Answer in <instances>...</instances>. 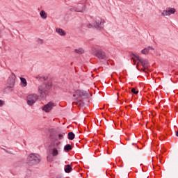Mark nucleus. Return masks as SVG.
Segmentation results:
<instances>
[{
	"mask_svg": "<svg viewBox=\"0 0 178 178\" xmlns=\"http://www.w3.org/2000/svg\"><path fill=\"white\" fill-rule=\"evenodd\" d=\"M83 104V101H81V100H79V101H77L76 102V105L78 106H79V105H81Z\"/></svg>",
	"mask_w": 178,
	"mask_h": 178,
	"instance_id": "23",
	"label": "nucleus"
},
{
	"mask_svg": "<svg viewBox=\"0 0 178 178\" xmlns=\"http://www.w3.org/2000/svg\"><path fill=\"white\" fill-rule=\"evenodd\" d=\"M176 13V9L170 8L168 10H164L161 15L162 16H170V15H174Z\"/></svg>",
	"mask_w": 178,
	"mask_h": 178,
	"instance_id": "9",
	"label": "nucleus"
},
{
	"mask_svg": "<svg viewBox=\"0 0 178 178\" xmlns=\"http://www.w3.org/2000/svg\"><path fill=\"white\" fill-rule=\"evenodd\" d=\"M68 140H74V137H76V135H74V133L73 132H69L67 134Z\"/></svg>",
	"mask_w": 178,
	"mask_h": 178,
	"instance_id": "17",
	"label": "nucleus"
},
{
	"mask_svg": "<svg viewBox=\"0 0 178 178\" xmlns=\"http://www.w3.org/2000/svg\"><path fill=\"white\" fill-rule=\"evenodd\" d=\"M73 97H75L77 99H79V98H81V97H83V98H88L90 95L88 92L84 90H77L74 92Z\"/></svg>",
	"mask_w": 178,
	"mask_h": 178,
	"instance_id": "7",
	"label": "nucleus"
},
{
	"mask_svg": "<svg viewBox=\"0 0 178 178\" xmlns=\"http://www.w3.org/2000/svg\"><path fill=\"white\" fill-rule=\"evenodd\" d=\"M56 31L58 34H59V35H61V36L66 35V32L60 28H57L56 29Z\"/></svg>",
	"mask_w": 178,
	"mask_h": 178,
	"instance_id": "13",
	"label": "nucleus"
},
{
	"mask_svg": "<svg viewBox=\"0 0 178 178\" xmlns=\"http://www.w3.org/2000/svg\"><path fill=\"white\" fill-rule=\"evenodd\" d=\"M63 136H65V133L58 134V138H59L60 140H62V138H63Z\"/></svg>",
	"mask_w": 178,
	"mask_h": 178,
	"instance_id": "22",
	"label": "nucleus"
},
{
	"mask_svg": "<svg viewBox=\"0 0 178 178\" xmlns=\"http://www.w3.org/2000/svg\"><path fill=\"white\" fill-rule=\"evenodd\" d=\"M72 146L70 145V144H67L66 145L65 147H64V150L66 151V152H67V151H70L72 150Z\"/></svg>",
	"mask_w": 178,
	"mask_h": 178,
	"instance_id": "19",
	"label": "nucleus"
},
{
	"mask_svg": "<svg viewBox=\"0 0 178 178\" xmlns=\"http://www.w3.org/2000/svg\"><path fill=\"white\" fill-rule=\"evenodd\" d=\"M2 37V35H1V31H0V38Z\"/></svg>",
	"mask_w": 178,
	"mask_h": 178,
	"instance_id": "30",
	"label": "nucleus"
},
{
	"mask_svg": "<svg viewBox=\"0 0 178 178\" xmlns=\"http://www.w3.org/2000/svg\"><path fill=\"white\" fill-rule=\"evenodd\" d=\"M56 178H63V177H62V176L60 175H58Z\"/></svg>",
	"mask_w": 178,
	"mask_h": 178,
	"instance_id": "27",
	"label": "nucleus"
},
{
	"mask_svg": "<svg viewBox=\"0 0 178 178\" xmlns=\"http://www.w3.org/2000/svg\"><path fill=\"white\" fill-rule=\"evenodd\" d=\"M104 23H105V21L99 17L96 18L95 22L91 24H88L86 25V27L88 29H92V27H95V29H99V30L104 29Z\"/></svg>",
	"mask_w": 178,
	"mask_h": 178,
	"instance_id": "4",
	"label": "nucleus"
},
{
	"mask_svg": "<svg viewBox=\"0 0 178 178\" xmlns=\"http://www.w3.org/2000/svg\"><path fill=\"white\" fill-rule=\"evenodd\" d=\"M52 88V82H48L47 83H43L42 85L38 86V92L40 98L45 99L47 96L49 94Z\"/></svg>",
	"mask_w": 178,
	"mask_h": 178,
	"instance_id": "1",
	"label": "nucleus"
},
{
	"mask_svg": "<svg viewBox=\"0 0 178 178\" xmlns=\"http://www.w3.org/2000/svg\"><path fill=\"white\" fill-rule=\"evenodd\" d=\"M149 49H152V51H155V49H154V47H151V46H149L145 49H143L141 51V53L143 54V55H147L148 54V52H149Z\"/></svg>",
	"mask_w": 178,
	"mask_h": 178,
	"instance_id": "12",
	"label": "nucleus"
},
{
	"mask_svg": "<svg viewBox=\"0 0 178 178\" xmlns=\"http://www.w3.org/2000/svg\"><path fill=\"white\" fill-rule=\"evenodd\" d=\"M4 104H5V102L0 100V106L1 107L3 106Z\"/></svg>",
	"mask_w": 178,
	"mask_h": 178,
	"instance_id": "24",
	"label": "nucleus"
},
{
	"mask_svg": "<svg viewBox=\"0 0 178 178\" xmlns=\"http://www.w3.org/2000/svg\"><path fill=\"white\" fill-rule=\"evenodd\" d=\"M137 148H138V146H136Z\"/></svg>",
	"mask_w": 178,
	"mask_h": 178,
	"instance_id": "31",
	"label": "nucleus"
},
{
	"mask_svg": "<svg viewBox=\"0 0 178 178\" xmlns=\"http://www.w3.org/2000/svg\"><path fill=\"white\" fill-rule=\"evenodd\" d=\"M47 161H49V162H52V159H51V157L49 156H47Z\"/></svg>",
	"mask_w": 178,
	"mask_h": 178,
	"instance_id": "25",
	"label": "nucleus"
},
{
	"mask_svg": "<svg viewBox=\"0 0 178 178\" xmlns=\"http://www.w3.org/2000/svg\"><path fill=\"white\" fill-rule=\"evenodd\" d=\"M41 162V157L38 154L31 153L27 157L26 163L29 166H33V165H37Z\"/></svg>",
	"mask_w": 178,
	"mask_h": 178,
	"instance_id": "3",
	"label": "nucleus"
},
{
	"mask_svg": "<svg viewBox=\"0 0 178 178\" xmlns=\"http://www.w3.org/2000/svg\"><path fill=\"white\" fill-rule=\"evenodd\" d=\"M64 170L65 173H70V172L73 170V168H72V166H70V165L68 164L65 166Z\"/></svg>",
	"mask_w": 178,
	"mask_h": 178,
	"instance_id": "14",
	"label": "nucleus"
},
{
	"mask_svg": "<svg viewBox=\"0 0 178 178\" xmlns=\"http://www.w3.org/2000/svg\"><path fill=\"white\" fill-rule=\"evenodd\" d=\"M60 148H62L60 141L56 140L51 142L49 145V149L52 156H58L59 152H60Z\"/></svg>",
	"mask_w": 178,
	"mask_h": 178,
	"instance_id": "2",
	"label": "nucleus"
},
{
	"mask_svg": "<svg viewBox=\"0 0 178 178\" xmlns=\"http://www.w3.org/2000/svg\"><path fill=\"white\" fill-rule=\"evenodd\" d=\"M39 97L40 96L35 93L29 95L26 97L27 104L29 105V106H33V105H34V104L37 102Z\"/></svg>",
	"mask_w": 178,
	"mask_h": 178,
	"instance_id": "6",
	"label": "nucleus"
},
{
	"mask_svg": "<svg viewBox=\"0 0 178 178\" xmlns=\"http://www.w3.org/2000/svg\"><path fill=\"white\" fill-rule=\"evenodd\" d=\"M54 106H55V104L53 102H50L43 106L42 111H44V112H49L50 111H52Z\"/></svg>",
	"mask_w": 178,
	"mask_h": 178,
	"instance_id": "10",
	"label": "nucleus"
},
{
	"mask_svg": "<svg viewBox=\"0 0 178 178\" xmlns=\"http://www.w3.org/2000/svg\"><path fill=\"white\" fill-rule=\"evenodd\" d=\"M133 56L136 58L137 60L138 61V63H140L143 66V69L141 70V72H145V70H147L148 69V67L149 66V63H148V60L140 58V56L135 54H133Z\"/></svg>",
	"mask_w": 178,
	"mask_h": 178,
	"instance_id": "5",
	"label": "nucleus"
},
{
	"mask_svg": "<svg viewBox=\"0 0 178 178\" xmlns=\"http://www.w3.org/2000/svg\"><path fill=\"white\" fill-rule=\"evenodd\" d=\"M138 178H148V175L145 173H143L138 177Z\"/></svg>",
	"mask_w": 178,
	"mask_h": 178,
	"instance_id": "20",
	"label": "nucleus"
},
{
	"mask_svg": "<svg viewBox=\"0 0 178 178\" xmlns=\"http://www.w3.org/2000/svg\"><path fill=\"white\" fill-rule=\"evenodd\" d=\"M74 52L76 54H78L79 55H81V54H84V49H83V48L76 49L74 50Z\"/></svg>",
	"mask_w": 178,
	"mask_h": 178,
	"instance_id": "16",
	"label": "nucleus"
},
{
	"mask_svg": "<svg viewBox=\"0 0 178 178\" xmlns=\"http://www.w3.org/2000/svg\"><path fill=\"white\" fill-rule=\"evenodd\" d=\"M40 17H42V19H46L47 18V13H45V11L42 10L40 13Z\"/></svg>",
	"mask_w": 178,
	"mask_h": 178,
	"instance_id": "18",
	"label": "nucleus"
},
{
	"mask_svg": "<svg viewBox=\"0 0 178 178\" xmlns=\"http://www.w3.org/2000/svg\"><path fill=\"white\" fill-rule=\"evenodd\" d=\"M95 56L98 58V59H105V58H106V55L102 50H97L95 53Z\"/></svg>",
	"mask_w": 178,
	"mask_h": 178,
	"instance_id": "11",
	"label": "nucleus"
},
{
	"mask_svg": "<svg viewBox=\"0 0 178 178\" xmlns=\"http://www.w3.org/2000/svg\"><path fill=\"white\" fill-rule=\"evenodd\" d=\"M16 82V75L15 73H12L8 80V86L6 88H13L15 87V83Z\"/></svg>",
	"mask_w": 178,
	"mask_h": 178,
	"instance_id": "8",
	"label": "nucleus"
},
{
	"mask_svg": "<svg viewBox=\"0 0 178 178\" xmlns=\"http://www.w3.org/2000/svg\"><path fill=\"white\" fill-rule=\"evenodd\" d=\"M22 87H27V81L24 78H20Z\"/></svg>",
	"mask_w": 178,
	"mask_h": 178,
	"instance_id": "15",
	"label": "nucleus"
},
{
	"mask_svg": "<svg viewBox=\"0 0 178 178\" xmlns=\"http://www.w3.org/2000/svg\"><path fill=\"white\" fill-rule=\"evenodd\" d=\"M43 79L44 81L48 80V77H43Z\"/></svg>",
	"mask_w": 178,
	"mask_h": 178,
	"instance_id": "29",
	"label": "nucleus"
},
{
	"mask_svg": "<svg viewBox=\"0 0 178 178\" xmlns=\"http://www.w3.org/2000/svg\"><path fill=\"white\" fill-rule=\"evenodd\" d=\"M131 92H133V94H138V90H136V88H133L131 89Z\"/></svg>",
	"mask_w": 178,
	"mask_h": 178,
	"instance_id": "21",
	"label": "nucleus"
},
{
	"mask_svg": "<svg viewBox=\"0 0 178 178\" xmlns=\"http://www.w3.org/2000/svg\"><path fill=\"white\" fill-rule=\"evenodd\" d=\"M175 136L178 137V130L176 131Z\"/></svg>",
	"mask_w": 178,
	"mask_h": 178,
	"instance_id": "28",
	"label": "nucleus"
},
{
	"mask_svg": "<svg viewBox=\"0 0 178 178\" xmlns=\"http://www.w3.org/2000/svg\"><path fill=\"white\" fill-rule=\"evenodd\" d=\"M44 41L42 39H38V44H43Z\"/></svg>",
	"mask_w": 178,
	"mask_h": 178,
	"instance_id": "26",
	"label": "nucleus"
}]
</instances>
